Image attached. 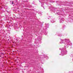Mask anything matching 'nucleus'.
I'll return each mask as SVG.
<instances>
[{"label": "nucleus", "instance_id": "obj_1", "mask_svg": "<svg viewBox=\"0 0 73 73\" xmlns=\"http://www.w3.org/2000/svg\"><path fill=\"white\" fill-rule=\"evenodd\" d=\"M48 26H49V24H47L46 25V27H48Z\"/></svg>", "mask_w": 73, "mask_h": 73}, {"label": "nucleus", "instance_id": "obj_2", "mask_svg": "<svg viewBox=\"0 0 73 73\" xmlns=\"http://www.w3.org/2000/svg\"><path fill=\"white\" fill-rule=\"evenodd\" d=\"M65 41H66V40L69 41V39H65Z\"/></svg>", "mask_w": 73, "mask_h": 73}, {"label": "nucleus", "instance_id": "obj_3", "mask_svg": "<svg viewBox=\"0 0 73 73\" xmlns=\"http://www.w3.org/2000/svg\"><path fill=\"white\" fill-rule=\"evenodd\" d=\"M51 21L52 22V23H54V21L53 20H51Z\"/></svg>", "mask_w": 73, "mask_h": 73}, {"label": "nucleus", "instance_id": "obj_4", "mask_svg": "<svg viewBox=\"0 0 73 73\" xmlns=\"http://www.w3.org/2000/svg\"><path fill=\"white\" fill-rule=\"evenodd\" d=\"M62 36V35H61V34H59V36Z\"/></svg>", "mask_w": 73, "mask_h": 73}, {"label": "nucleus", "instance_id": "obj_5", "mask_svg": "<svg viewBox=\"0 0 73 73\" xmlns=\"http://www.w3.org/2000/svg\"><path fill=\"white\" fill-rule=\"evenodd\" d=\"M61 42H62V43H64V42H63V40L61 41Z\"/></svg>", "mask_w": 73, "mask_h": 73}, {"label": "nucleus", "instance_id": "obj_6", "mask_svg": "<svg viewBox=\"0 0 73 73\" xmlns=\"http://www.w3.org/2000/svg\"><path fill=\"white\" fill-rule=\"evenodd\" d=\"M12 4H13V2H12Z\"/></svg>", "mask_w": 73, "mask_h": 73}, {"label": "nucleus", "instance_id": "obj_7", "mask_svg": "<svg viewBox=\"0 0 73 73\" xmlns=\"http://www.w3.org/2000/svg\"><path fill=\"white\" fill-rule=\"evenodd\" d=\"M61 43V44L62 43L61 42V43Z\"/></svg>", "mask_w": 73, "mask_h": 73}]
</instances>
